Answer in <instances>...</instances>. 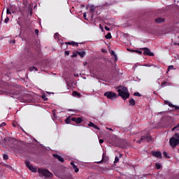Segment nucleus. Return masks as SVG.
Here are the masks:
<instances>
[{
    "label": "nucleus",
    "instance_id": "nucleus-1",
    "mask_svg": "<svg viewBox=\"0 0 179 179\" xmlns=\"http://www.w3.org/2000/svg\"><path fill=\"white\" fill-rule=\"evenodd\" d=\"M176 137H171L169 139V145L172 149H176L179 145V134L178 133L175 134Z\"/></svg>",
    "mask_w": 179,
    "mask_h": 179
},
{
    "label": "nucleus",
    "instance_id": "nucleus-2",
    "mask_svg": "<svg viewBox=\"0 0 179 179\" xmlns=\"http://www.w3.org/2000/svg\"><path fill=\"white\" fill-rule=\"evenodd\" d=\"M119 96L123 99V100H127L129 99V92H128V88L127 87H123L117 90Z\"/></svg>",
    "mask_w": 179,
    "mask_h": 179
},
{
    "label": "nucleus",
    "instance_id": "nucleus-3",
    "mask_svg": "<svg viewBox=\"0 0 179 179\" xmlns=\"http://www.w3.org/2000/svg\"><path fill=\"white\" fill-rule=\"evenodd\" d=\"M38 172L39 174H41V176H43V177H45L46 178L48 177H52V173H51V172L47 169L39 168L38 169Z\"/></svg>",
    "mask_w": 179,
    "mask_h": 179
},
{
    "label": "nucleus",
    "instance_id": "nucleus-4",
    "mask_svg": "<svg viewBox=\"0 0 179 179\" xmlns=\"http://www.w3.org/2000/svg\"><path fill=\"white\" fill-rule=\"evenodd\" d=\"M103 96L110 100H112L113 99H117V94L113 92H106L104 93Z\"/></svg>",
    "mask_w": 179,
    "mask_h": 179
},
{
    "label": "nucleus",
    "instance_id": "nucleus-5",
    "mask_svg": "<svg viewBox=\"0 0 179 179\" xmlns=\"http://www.w3.org/2000/svg\"><path fill=\"white\" fill-rule=\"evenodd\" d=\"M25 164L27 167H28L29 170H30V171L32 173H37V168L34 167L33 165H30V162L26 161Z\"/></svg>",
    "mask_w": 179,
    "mask_h": 179
},
{
    "label": "nucleus",
    "instance_id": "nucleus-6",
    "mask_svg": "<svg viewBox=\"0 0 179 179\" xmlns=\"http://www.w3.org/2000/svg\"><path fill=\"white\" fill-rule=\"evenodd\" d=\"M143 55H148L149 57H155V54L150 52V50L148 48H143Z\"/></svg>",
    "mask_w": 179,
    "mask_h": 179
},
{
    "label": "nucleus",
    "instance_id": "nucleus-7",
    "mask_svg": "<svg viewBox=\"0 0 179 179\" xmlns=\"http://www.w3.org/2000/svg\"><path fill=\"white\" fill-rule=\"evenodd\" d=\"M151 155L154 156L155 157H157V159H162V152L160 151H152L151 152Z\"/></svg>",
    "mask_w": 179,
    "mask_h": 179
},
{
    "label": "nucleus",
    "instance_id": "nucleus-8",
    "mask_svg": "<svg viewBox=\"0 0 179 179\" xmlns=\"http://www.w3.org/2000/svg\"><path fill=\"white\" fill-rule=\"evenodd\" d=\"M52 156L55 159H57L61 163H64V162H65V159H64V158L58 154H53Z\"/></svg>",
    "mask_w": 179,
    "mask_h": 179
},
{
    "label": "nucleus",
    "instance_id": "nucleus-9",
    "mask_svg": "<svg viewBox=\"0 0 179 179\" xmlns=\"http://www.w3.org/2000/svg\"><path fill=\"white\" fill-rule=\"evenodd\" d=\"M141 141H144V142H150V141H152V137L150 135L147 134L146 136H141Z\"/></svg>",
    "mask_w": 179,
    "mask_h": 179
},
{
    "label": "nucleus",
    "instance_id": "nucleus-10",
    "mask_svg": "<svg viewBox=\"0 0 179 179\" xmlns=\"http://www.w3.org/2000/svg\"><path fill=\"white\" fill-rule=\"evenodd\" d=\"M71 121H73L74 122H76V124H82V121H83V120L81 119V117H71Z\"/></svg>",
    "mask_w": 179,
    "mask_h": 179
},
{
    "label": "nucleus",
    "instance_id": "nucleus-11",
    "mask_svg": "<svg viewBox=\"0 0 179 179\" xmlns=\"http://www.w3.org/2000/svg\"><path fill=\"white\" fill-rule=\"evenodd\" d=\"M164 20H165L164 18L162 17L155 19V23H157V24L164 23Z\"/></svg>",
    "mask_w": 179,
    "mask_h": 179
},
{
    "label": "nucleus",
    "instance_id": "nucleus-12",
    "mask_svg": "<svg viewBox=\"0 0 179 179\" xmlns=\"http://www.w3.org/2000/svg\"><path fill=\"white\" fill-rule=\"evenodd\" d=\"M65 44L66 45H73L75 46L76 45V47H79V43L75 42V41H71V42H66Z\"/></svg>",
    "mask_w": 179,
    "mask_h": 179
},
{
    "label": "nucleus",
    "instance_id": "nucleus-13",
    "mask_svg": "<svg viewBox=\"0 0 179 179\" xmlns=\"http://www.w3.org/2000/svg\"><path fill=\"white\" fill-rule=\"evenodd\" d=\"M71 166H72L75 173H78L79 172V169L76 165H75V163L73 162H71Z\"/></svg>",
    "mask_w": 179,
    "mask_h": 179
},
{
    "label": "nucleus",
    "instance_id": "nucleus-14",
    "mask_svg": "<svg viewBox=\"0 0 179 179\" xmlns=\"http://www.w3.org/2000/svg\"><path fill=\"white\" fill-rule=\"evenodd\" d=\"M77 54L80 57V58H85L86 56V52L85 51H81V52H78Z\"/></svg>",
    "mask_w": 179,
    "mask_h": 179
},
{
    "label": "nucleus",
    "instance_id": "nucleus-15",
    "mask_svg": "<svg viewBox=\"0 0 179 179\" xmlns=\"http://www.w3.org/2000/svg\"><path fill=\"white\" fill-rule=\"evenodd\" d=\"M88 127H92V128H94V129H100V128H99V127L96 126V124H94V123L90 122L88 124Z\"/></svg>",
    "mask_w": 179,
    "mask_h": 179
},
{
    "label": "nucleus",
    "instance_id": "nucleus-16",
    "mask_svg": "<svg viewBox=\"0 0 179 179\" xmlns=\"http://www.w3.org/2000/svg\"><path fill=\"white\" fill-rule=\"evenodd\" d=\"M72 118L73 117H71V116L67 117L66 119L65 120L66 124H71V122L72 121Z\"/></svg>",
    "mask_w": 179,
    "mask_h": 179
},
{
    "label": "nucleus",
    "instance_id": "nucleus-17",
    "mask_svg": "<svg viewBox=\"0 0 179 179\" xmlns=\"http://www.w3.org/2000/svg\"><path fill=\"white\" fill-rule=\"evenodd\" d=\"M29 71H30V72H33V71H36V72H37L38 69L36 66H31L29 68Z\"/></svg>",
    "mask_w": 179,
    "mask_h": 179
},
{
    "label": "nucleus",
    "instance_id": "nucleus-18",
    "mask_svg": "<svg viewBox=\"0 0 179 179\" xmlns=\"http://www.w3.org/2000/svg\"><path fill=\"white\" fill-rule=\"evenodd\" d=\"M129 105L132 106H135L136 104V101H134V99H129Z\"/></svg>",
    "mask_w": 179,
    "mask_h": 179
},
{
    "label": "nucleus",
    "instance_id": "nucleus-19",
    "mask_svg": "<svg viewBox=\"0 0 179 179\" xmlns=\"http://www.w3.org/2000/svg\"><path fill=\"white\" fill-rule=\"evenodd\" d=\"M112 36H111V33H108L106 36H105V38H106L107 40H110L112 38Z\"/></svg>",
    "mask_w": 179,
    "mask_h": 179
},
{
    "label": "nucleus",
    "instance_id": "nucleus-20",
    "mask_svg": "<svg viewBox=\"0 0 179 179\" xmlns=\"http://www.w3.org/2000/svg\"><path fill=\"white\" fill-rule=\"evenodd\" d=\"M167 85H169V81H164L163 83H162L161 87H166V86H167Z\"/></svg>",
    "mask_w": 179,
    "mask_h": 179
},
{
    "label": "nucleus",
    "instance_id": "nucleus-21",
    "mask_svg": "<svg viewBox=\"0 0 179 179\" xmlns=\"http://www.w3.org/2000/svg\"><path fill=\"white\" fill-rule=\"evenodd\" d=\"M96 10V7L92 5L90 6V10L92 13H94V10Z\"/></svg>",
    "mask_w": 179,
    "mask_h": 179
},
{
    "label": "nucleus",
    "instance_id": "nucleus-22",
    "mask_svg": "<svg viewBox=\"0 0 179 179\" xmlns=\"http://www.w3.org/2000/svg\"><path fill=\"white\" fill-rule=\"evenodd\" d=\"M163 156H164V157H166V159H170V156H169V155H167V152H166V151L163 152Z\"/></svg>",
    "mask_w": 179,
    "mask_h": 179
},
{
    "label": "nucleus",
    "instance_id": "nucleus-23",
    "mask_svg": "<svg viewBox=\"0 0 179 179\" xmlns=\"http://www.w3.org/2000/svg\"><path fill=\"white\" fill-rule=\"evenodd\" d=\"M73 96H77L78 97H80V93H79L76 91H74V92H73Z\"/></svg>",
    "mask_w": 179,
    "mask_h": 179
},
{
    "label": "nucleus",
    "instance_id": "nucleus-24",
    "mask_svg": "<svg viewBox=\"0 0 179 179\" xmlns=\"http://www.w3.org/2000/svg\"><path fill=\"white\" fill-rule=\"evenodd\" d=\"M164 104H168L169 107H173V103L169 102V101H165Z\"/></svg>",
    "mask_w": 179,
    "mask_h": 179
},
{
    "label": "nucleus",
    "instance_id": "nucleus-25",
    "mask_svg": "<svg viewBox=\"0 0 179 179\" xmlns=\"http://www.w3.org/2000/svg\"><path fill=\"white\" fill-rule=\"evenodd\" d=\"M171 69H174V66L171 65V66H168V69H167V73L170 71H171Z\"/></svg>",
    "mask_w": 179,
    "mask_h": 179
},
{
    "label": "nucleus",
    "instance_id": "nucleus-26",
    "mask_svg": "<svg viewBox=\"0 0 179 179\" xmlns=\"http://www.w3.org/2000/svg\"><path fill=\"white\" fill-rule=\"evenodd\" d=\"M71 58H76V57H78V52H73V55H71Z\"/></svg>",
    "mask_w": 179,
    "mask_h": 179
},
{
    "label": "nucleus",
    "instance_id": "nucleus-27",
    "mask_svg": "<svg viewBox=\"0 0 179 179\" xmlns=\"http://www.w3.org/2000/svg\"><path fill=\"white\" fill-rule=\"evenodd\" d=\"M176 129H177V131H179V123L177 124V126L174 127L172 129V131H176Z\"/></svg>",
    "mask_w": 179,
    "mask_h": 179
},
{
    "label": "nucleus",
    "instance_id": "nucleus-28",
    "mask_svg": "<svg viewBox=\"0 0 179 179\" xmlns=\"http://www.w3.org/2000/svg\"><path fill=\"white\" fill-rule=\"evenodd\" d=\"M155 166H156L157 170H160V169L162 168V165H160V164H159V163H156Z\"/></svg>",
    "mask_w": 179,
    "mask_h": 179
},
{
    "label": "nucleus",
    "instance_id": "nucleus-29",
    "mask_svg": "<svg viewBox=\"0 0 179 179\" xmlns=\"http://www.w3.org/2000/svg\"><path fill=\"white\" fill-rule=\"evenodd\" d=\"M134 96H136L137 97H141V94L139 92H134Z\"/></svg>",
    "mask_w": 179,
    "mask_h": 179
},
{
    "label": "nucleus",
    "instance_id": "nucleus-30",
    "mask_svg": "<svg viewBox=\"0 0 179 179\" xmlns=\"http://www.w3.org/2000/svg\"><path fill=\"white\" fill-rule=\"evenodd\" d=\"M8 159H9V156H8V155L4 154L3 155V159L4 160H8Z\"/></svg>",
    "mask_w": 179,
    "mask_h": 179
},
{
    "label": "nucleus",
    "instance_id": "nucleus-31",
    "mask_svg": "<svg viewBox=\"0 0 179 179\" xmlns=\"http://www.w3.org/2000/svg\"><path fill=\"white\" fill-rule=\"evenodd\" d=\"M119 162H120V159L118 158V157H115L114 163L116 164V163H118Z\"/></svg>",
    "mask_w": 179,
    "mask_h": 179
},
{
    "label": "nucleus",
    "instance_id": "nucleus-32",
    "mask_svg": "<svg viewBox=\"0 0 179 179\" xmlns=\"http://www.w3.org/2000/svg\"><path fill=\"white\" fill-rule=\"evenodd\" d=\"M42 99L43 100H44V101H47V100H48V99L47 98V96H45V95H43Z\"/></svg>",
    "mask_w": 179,
    "mask_h": 179
},
{
    "label": "nucleus",
    "instance_id": "nucleus-33",
    "mask_svg": "<svg viewBox=\"0 0 179 179\" xmlns=\"http://www.w3.org/2000/svg\"><path fill=\"white\" fill-rule=\"evenodd\" d=\"M6 14H7V15H12V13L10 12V10H9V8H7V10H6Z\"/></svg>",
    "mask_w": 179,
    "mask_h": 179
},
{
    "label": "nucleus",
    "instance_id": "nucleus-34",
    "mask_svg": "<svg viewBox=\"0 0 179 179\" xmlns=\"http://www.w3.org/2000/svg\"><path fill=\"white\" fill-rule=\"evenodd\" d=\"M142 142H145V140H142V137L141 138L140 140L137 141V143H142Z\"/></svg>",
    "mask_w": 179,
    "mask_h": 179
},
{
    "label": "nucleus",
    "instance_id": "nucleus-35",
    "mask_svg": "<svg viewBox=\"0 0 179 179\" xmlns=\"http://www.w3.org/2000/svg\"><path fill=\"white\" fill-rule=\"evenodd\" d=\"M113 57L115 58V62H117V61H118V57H117V55L115 54V55H113Z\"/></svg>",
    "mask_w": 179,
    "mask_h": 179
},
{
    "label": "nucleus",
    "instance_id": "nucleus-36",
    "mask_svg": "<svg viewBox=\"0 0 179 179\" xmlns=\"http://www.w3.org/2000/svg\"><path fill=\"white\" fill-rule=\"evenodd\" d=\"M171 107H173L175 108V110L177 111L178 110H179V106H177L176 105H173V106H171Z\"/></svg>",
    "mask_w": 179,
    "mask_h": 179
},
{
    "label": "nucleus",
    "instance_id": "nucleus-37",
    "mask_svg": "<svg viewBox=\"0 0 179 179\" xmlns=\"http://www.w3.org/2000/svg\"><path fill=\"white\" fill-rule=\"evenodd\" d=\"M5 23H8L9 22V17H6V19L4 20Z\"/></svg>",
    "mask_w": 179,
    "mask_h": 179
},
{
    "label": "nucleus",
    "instance_id": "nucleus-38",
    "mask_svg": "<svg viewBox=\"0 0 179 179\" xmlns=\"http://www.w3.org/2000/svg\"><path fill=\"white\" fill-rule=\"evenodd\" d=\"M110 55H112V57H113L114 55H115V52H114V50H111V52H110Z\"/></svg>",
    "mask_w": 179,
    "mask_h": 179
},
{
    "label": "nucleus",
    "instance_id": "nucleus-39",
    "mask_svg": "<svg viewBox=\"0 0 179 179\" xmlns=\"http://www.w3.org/2000/svg\"><path fill=\"white\" fill-rule=\"evenodd\" d=\"M103 162H104V156H103L101 161L99 162L98 164H100L101 163H103Z\"/></svg>",
    "mask_w": 179,
    "mask_h": 179
},
{
    "label": "nucleus",
    "instance_id": "nucleus-40",
    "mask_svg": "<svg viewBox=\"0 0 179 179\" xmlns=\"http://www.w3.org/2000/svg\"><path fill=\"white\" fill-rule=\"evenodd\" d=\"M64 55H69V51L66 50V51L64 52Z\"/></svg>",
    "mask_w": 179,
    "mask_h": 179
},
{
    "label": "nucleus",
    "instance_id": "nucleus-41",
    "mask_svg": "<svg viewBox=\"0 0 179 179\" xmlns=\"http://www.w3.org/2000/svg\"><path fill=\"white\" fill-rule=\"evenodd\" d=\"M5 125H6V123H5V122H2V123L0 124L1 127H5Z\"/></svg>",
    "mask_w": 179,
    "mask_h": 179
},
{
    "label": "nucleus",
    "instance_id": "nucleus-42",
    "mask_svg": "<svg viewBox=\"0 0 179 179\" xmlns=\"http://www.w3.org/2000/svg\"><path fill=\"white\" fill-rule=\"evenodd\" d=\"M105 29L107 31H110V28L108 27H105Z\"/></svg>",
    "mask_w": 179,
    "mask_h": 179
},
{
    "label": "nucleus",
    "instance_id": "nucleus-43",
    "mask_svg": "<svg viewBox=\"0 0 179 179\" xmlns=\"http://www.w3.org/2000/svg\"><path fill=\"white\" fill-rule=\"evenodd\" d=\"M15 43H16V41H15V40L10 41V43L11 44H15Z\"/></svg>",
    "mask_w": 179,
    "mask_h": 179
},
{
    "label": "nucleus",
    "instance_id": "nucleus-44",
    "mask_svg": "<svg viewBox=\"0 0 179 179\" xmlns=\"http://www.w3.org/2000/svg\"><path fill=\"white\" fill-rule=\"evenodd\" d=\"M104 143V140L103 139H99V143Z\"/></svg>",
    "mask_w": 179,
    "mask_h": 179
},
{
    "label": "nucleus",
    "instance_id": "nucleus-45",
    "mask_svg": "<svg viewBox=\"0 0 179 179\" xmlns=\"http://www.w3.org/2000/svg\"><path fill=\"white\" fill-rule=\"evenodd\" d=\"M35 34H38V29H35Z\"/></svg>",
    "mask_w": 179,
    "mask_h": 179
},
{
    "label": "nucleus",
    "instance_id": "nucleus-46",
    "mask_svg": "<svg viewBox=\"0 0 179 179\" xmlns=\"http://www.w3.org/2000/svg\"><path fill=\"white\" fill-rule=\"evenodd\" d=\"M55 37H58L59 34H58V33H56V34H55Z\"/></svg>",
    "mask_w": 179,
    "mask_h": 179
},
{
    "label": "nucleus",
    "instance_id": "nucleus-47",
    "mask_svg": "<svg viewBox=\"0 0 179 179\" xmlns=\"http://www.w3.org/2000/svg\"><path fill=\"white\" fill-rule=\"evenodd\" d=\"M11 94H16V92H11Z\"/></svg>",
    "mask_w": 179,
    "mask_h": 179
},
{
    "label": "nucleus",
    "instance_id": "nucleus-48",
    "mask_svg": "<svg viewBox=\"0 0 179 179\" xmlns=\"http://www.w3.org/2000/svg\"><path fill=\"white\" fill-rule=\"evenodd\" d=\"M138 54H142V51H138Z\"/></svg>",
    "mask_w": 179,
    "mask_h": 179
},
{
    "label": "nucleus",
    "instance_id": "nucleus-49",
    "mask_svg": "<svg viewBox=\"0 0 179 179\" xmlns=\"http://www.w3.org/2000/svg\"><path fill=\"white\" fill-rule=\"evenodd\" d=\"M120 157H122V154H120Z\"/></svg>",
    "mask_w": 179,
    "mask_h": 179
},
{
    "label": "nucleus",
    "instance_id": "nucleus-50",
    "mask_svg": "<svg viewBox=\"0 0 179 179\" xmlns=\"http://www.w3.org/2000/svg\"><path fill=\"white\" fill-rule=\"evenodd\" d=\"M84 17H86V13H84Z\"/></svg>",
    "mask_w": 179,
    "mask_h": 179
},
{
    "label": "nucleus",
    "instance_id": "nucleus-51",
    "mask_svg": "<svg viewBox=\"0 0 179 179\" xmlns=\"http://www.w3.org/2000/svg\"><path fill=\"white\" fill-rule=\"evenodd\" d=\"M70 179H73V178H72V176L70 177Z\"/></svg>",
    "mask_w": 179,
    "mask_h": 179
},
{
    "label": "nucleus",
    "instance_id": "nucleus-52",
    "mask_svg": "<svg viewBox=\"0 0 179 179\" xmlns=\"http://www.w3.org/2000/svg\"><path fill=\"white\" fill-rule=\"evenodd\" d=\"M145 66H149V65L148 64H145Z\"/></svg>",
    "mask_w": 179,
    "mask_h": 179
},
{
    "label": "nucleus",
    "instance_id": "nucleus-53",
    "mask_svg": "<svg viewBox=\"0 0 179 179\" xmlns=\"http://www.w3.org/2000/svg\"><path fill=\"white\" fill-rule=\"evenodd\" d=\"M109 131H113V129H109Z\"/></svg>",
    "mask_w": 179,
    "mask_h": 179
},
{
    "label": "nucleus",
    "instance_id": "nucleus-54",
    "mask_svg": "<svg viewBox=\"0 0 179 179\" xmlns=\"http://www.w3.org/2000/svg\"><path fill=\"white\" fill-rule=\"evenodd\" d=\"M99 27H101V24H100Z\"/></svg>",
    "mask_w": 179,
    "mask_h": 179
},
{
    "label": "nucleus",
    "instance_id": "nucleus-55",
    "mask_svg": "<svg viewBox=\"0 0 179 179\" xmlns=\"http://www.w3.org/2000/svg\"><path fill=\"white\" fill-rule=\"evenodd\" d=\"M75 76H78V75L75 74Z\"/></svg>",
    "mask_w": 179,
    "mask_h": 179
},
{
    "label": "nucleus",
    "instance_id": "nucleus-56",
    "mask_svg": "<svg viewBox=\"0 0 179 179\" xmlns=\"http://www.w3.org/2000/svg\"><path fill=\"white\" fill-rule=\"evenodd\" d=\"M75 76H78V75L75 74Z\"/></svg>",
    "mask_w": 179,
    "mask_h": 179
},
{
    "label": "nucleus",
    "instance_id": "nucleus-57",
    "mask_svg": "<svg viewBox=\"0 0 179 179\" xmlns=\"http://www.w3.org/2000/svg\"><path fill=\"white\" fill-rule=\"evenodd\" d=\"M178 45H179V43H178Z\"/></svg>",
    "mask_w": 179,
    "mask_h": 179
},
{
    "label": "nucleus",
    "instance_id": "nucleus-58",
    "mask_svg": "<svg viewBox=\"0 0 179 179\" xmlns=\"http://www.w3.org/2000/svg\"><path fill=\"white\" fill-rule=\"evenodd\" d=\"M0 128H1V126H0Z\"/></svg>",
    "mask_w": 179,
    "mask_h": 179
}]
</instances>
